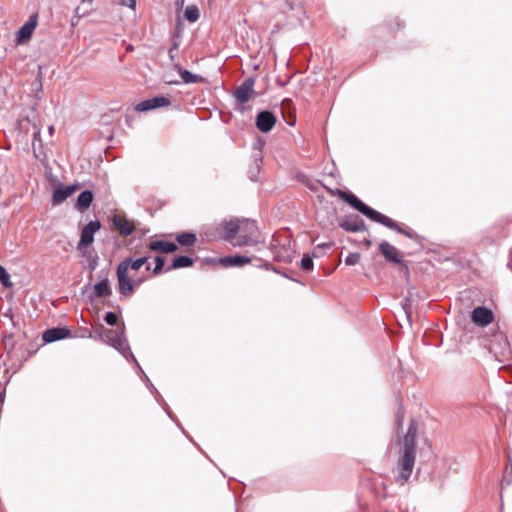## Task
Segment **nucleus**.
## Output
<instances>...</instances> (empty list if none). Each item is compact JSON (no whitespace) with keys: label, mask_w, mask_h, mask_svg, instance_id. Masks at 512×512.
Here are the masks:
<instances>
[{"label":"nucleus","mask_w":512,"mask_h":512,"mask_svg":"<svg viewBox=\"0 0 512 512\" xmlns=\"http://www.w3.org/2000/svg\"><path fill=\"white\" fill-rule=\"evenodd\" d=\"M504 474H509L510 476L512 475V461L510 456H508V463L505 467Z\"/></svg>","instance_id":"c03bdc74"},{"label":"nucleus","mask_w":512,"mask_h":512,"mask_svg":"<svg viewBox=\"0 0 512 512\" xmlns=\"http://www.w3.org/2000/svg\"><path fill=\"white\" fill-rule=\"evenodd\" d=\"M288 82H289V80H286V81H284V80H281V81L277 80L276 81L277 85L280 86V87L286 86L288 84Z\"/></svg>","instance_id":"3c124183"},{"label":"nucleus","mask_w":512,"mask_h":512,"mask_svg":"<svg viewBox=\"0 0 512 512\" xmlns=\"http://www.w3.org/2000/svg\"><path fill=\"white\" fill-rule=\"evenodd\" d=\"M281 111L286 124L289 126H294L296 123V115L292 110L291 99L286 98L281 102Z\"/></svg>","instance_id":"5701e85b"},{"label":"nucleus","mask_w":512,"mask_h":512,"mask_svg":"<svg viewBox=\"0 0 512 512\" xmlns=\"http://www.w3.org/2000/svg\"><path fill=\"white\" fill-rule=\"evenodd\" d=\"M167 83H168V84H179V82H178V81H168Z\"/></svg>","instance_id":"680f3d73"},{"label":"nucleus","mask_w":512,"mask_h":512,"mask_svg":"<svg viewBox=\"0 0 512 512\" xmlns=\"http://www.w3.org/2000/svg\"><path fill=\"white\" fill-rule=\"evenodd\" d=\"M116 276L120 295H131L134 292L135 286H137V282L129 278L126 264L123 266L117 265Z\"/></svg>","instance_id":"20e7f679"},{"label":"nucleus","mask_w":512,"mask_h":512,"mask_svg":"<svg viewBox=\"0 0 512 512\" xmlns=\"http://www.w3.org/2000/svg\"><path fill=\"white\" fill-rule=\"evenodd\" d=\"M251 262V258L245 255H228L221 257L219 263L224 267H242Z\"/></svg>","instance_id":"f3484780"},{"label":"nucleus","mask_w":512,"mask_h":512,"mask_svg":"<svg viewBox=\"0 0 512 512\" xmlns=\"http://www.w3.org/2000/svg\"><path fill=\"white\" fill-rule=\"evenodd\" d=\"M334 246V242L320 243L316 245V250L330 249Z\"/></svg>","instance_id":"37998d69"},{"label":"nucleus","mask_w":512,"mask_h":512,"mask_svg":"<svg viewBox=\"0 0 512 512\" xmlns=\"http://www.w3.org/2000/svg\"><path fill=\"white\" fill-rule=\"evenodd\" d=\"M325 252L323 250H316V247L314 248L312 254H310L311 256H313V258H320L322 256H324Z\"/></svg>","instance_id":"49530a36"},{"label":"nucleus","mask_w":512,"mask_h":512,"mask_svg":"<svg viewBox=\"0 0 512 512\" xmlns=\"http://www.w3.org/2000/svg\"><path fill=\"white\" fill-rule=\"evenodd\" d=\"M194 264L193 258L187 255H178L173 258L171 264L167 267V271H172L181 268H188Z\"/></svg>","instance_id":"b1692460"},{"label":"nucleus","mask_w":512,"mask_h":512,"mask_svg":"<svg viewBox=\"0 0 512 512\" xmlns=\"http://www.w3.org/2000/svg\"><path fill=\"white\" fill-rule=\"evenodd\" d=\"M199 9L195 5L187 6L184 12V17L190 23H194L199 19Z\"/></svg>","instance_id":"c756f323"},{"label":"nucleus","mask_w":512,"mask_h":512,"mask_svg":"<svg viewBox=\"0 0 512 512\" xmlns=\"http://www.w3.org/2000/svg\"><path fill=\"white\" fill-rule=\"evenodd\" d=\"M5 400V391H0V404L3 405Z\"/></svg>","instance_id":"603ef678"},{"label":"nucleus","mask_w":512,"mask_h":512,"mask_svg":"<svg viewBox=\"0 0 512 512\" xmlns=\"http://www.w3.org/2000/svg\"><path fill=\"white\" fill-rule=\"evenodd\" d=\"M185 0H176L175 5L178 9L182 8L184 5Z\"/></svg>","instance_id":"09e8293b"},{"label":"nucleus","mask_w":512,"mask_h":512,"mask_svg":"<svg viewBox=\"0 0 512 512\" xmlns=\"http://www.w3.org/2000/svg\"><path fill=\"white\" fill-rule=\"evenodd\" d=\"M104 321L106 322L107 325L114 326L117 324L118 316L116 313L108 311L104 316Z\"/></svg>","instance_id":"e433bc0d"},{"label":"nucleus","mask_w":512,"mask_h":512,"mask_svg":"<svg viewBox=\"0 0 512 512\" xmlns=\"http://www.w3.org/2000/svg\"><path fill=\"white\" fill-rule=\"evenodd\" d=\"M174 69L179 73L182 81L185 84H196L205 82V78L202 75L194 74L189 70L183 69L178 63L174 64Z\"/></svg>","instance_id":"6ab92c4d"},{"label":"nucleus","mask_w":512,"mask_h":512,"mask_svg":"<svg viewBox=\"0 0 512 512\" xmlns=\"http://www.w3.org/2000/svg\"><path fill=\"white\" fill-rule=\"evenodd\" d=\"M148 389L150 390V392L155 396V399L157 400V402L163 407V409L166 411L168 417L173 420L177 427L180 428V430L182 431V433L184 435H186L190 440L191 438L188 436V434L186 433L185 429L183 428V426L181 425V423L175 418V415L169 410V407H168V404L165 402V400L162 398V396L159 394V392L157 391V389L155 388V386L153 385L152 382L150 383H147L146 384Z\"/></svg>","instance_id":"2eb2a0df"},{"label":"nucleus","mask_w":512,"mask_h":512,"mask_svg":"<svg viewBox=\"0 0 512 512\" xmlns=\"http://www.w3.org/2000/svg\"><path fill=\"white\" fill-rule=\"evenodd\" d=\"M254 162H255V167L250 169L249 177L252 181H257L256 174L259 173V171H260V167H261V163H262V155L261 154L255 155Z\"/></svg>","instance_id":"7c9ffc66"},{"label":"nucleus","mask_w":512,"mask_h":512,"mask_svg":"<svg viewBox=\"0 0 512 512\" xmlns=\"http://www.w3.org/2000/svg\"><path fill=\"white\" fill-rule=\"evenodd\" d=\"M113 224L124 236L131 235L135 229V225L132 221L125 217H120L117 215L114 216L113 218Z\"/></svg>","instance_id":"412c9836"},{"label":"nucleus","mask_w":512,"mask_h":512,"mask_svg":"<svg viewBox=\"0 0 512 512\" xmlns=\"http://www.w3.org/2000/svg\"><path fill=\"white\" fill-rule=\"evenodd\" d=\"M255 78L248 77L246 78L233 92V96L235 100L243 105L247 103L251 97L255 94L254 90Z\"/></svg>","instance_id":"39448f33"},{"label":"nucleus","mask_w":512,"mask_h":512,"mask_svg":"<svg viewBox=\"0 0 512 512\" xmlns=\"http://www.w3.org/2000/svg\"><path fill=\"white\" fill-rule=\"evenodd\" d=\"M396 25H397L398 29H401L404 26L403 22L401 20H399L398 18L396 19Z\"/></svg>","instance_id":"5fc2aeb1"},{"label":"nucleus","mask_w":512,"mask_h":512,"mask_svg":"<svg viewBox=\"0 0 512 512\" xmlns=\"http://www.w3.org/2000/svg\"><path fill=\"white\" fill-rule=\"evenodd\" d=\"M38 23V14H32L28 21L20 27V29L16 33V44L21 45L27 43L37 26Z\"/></svg>","instance_id":"0eeeda50"},{"label":"nucleus","mask_w":512,"mask_h":512,"mask_svg":"<svg viewBox=\"0 0 512 512\" xmlns=\"http://www.w3.org/2000/svg\"><path fill=\"white\" fill-rule=\"evenodd\" d=\"M403 420H404V408H403L402 403L399 402L397 411H396V419H395V425H396L397 429H399L402 426Z\"/></svg>","instance_id":"f704fd0d"},{"label":"nucleus","mask_w":512,"mask_h":512,"mask_svg":"<svg viewBox=\"0 0 512 512\" xmlns=\"http://www.w3.org/2000/svg\"><path fill=\"white\" fill-rule=\"evenodd\" d=\"M176 241L181 246L191 247L196 243L197 236L194 232L185 231L176 235Z\"/></svg>","instance_id":"c85d7f7f"},{"label":"nucleus","mask_w":512,"mask_h":512,"mask_svg":"<svg viewBox=\"0 0 512 512\" xmlns=\"http://www.w3.org/2000/svg\"><path fill=\"white\" fill-rule=\"evenodd\" d=\"M213 0H208V3L211 4Z\"/></svg>","instance_id":"0e129e2a"},{"label":"nucleus","mask_w":512,"mask_h":512,"mask_svg":"<svg viewBox=\"0 0 512 512\" xmlns=\"http://www.w3.org/2000/svg\"><path fill=\"white\" fill-rule=\"evenodd\" d=\"M418 302V295L413 290H409L408 296L405 298L404 302L402 303V308L408 318H410L412 314L413 308L417 305Z\"/></svg>","instance_id":"bb28decb"},{"label":"nucleus","mask_w":512,"mask_h":512,"mask_svg":"<svg viewBox=\"0 0 512 512\" xmlns=\"http://www.w3.org/2000/svg\"><path fill=\"white\" fill-rule=\"evenodd\" d=\"M0 283L5 288H9L12 286V282L10 280V275L7 272L6 268L3 267L1 264H0Z\"/></svg>","instance_id":"473e14b6"},{"label":"nucleus","mask_w":512,"mask_h":512,"mask_svg":"<svg viewBox=\"0 0 512 512\" xmlns=\"http://www.w3.org/2000/svg\"><path fill=\"white\" fill-rule=\"evenodd\" d=\"M94 199V194L91 190H84L78 196L75 203V208L83 213L85 212L92 204Z\"/></svg>","instance_id":"aec40b11"},{"label":"nucleus","mask_w":512,"mask_h":512,"mask_svg":"<svg viewBox=\"0 0 512 512\" xmlns=\"http://www.w3.org/2000/svg\"><path fill=\"white\" fill-rule=\"evenodd\" d=\"M165 258L163 256H156L154 258L155 266L152 269V273L154 275H159L162 273L164 265H165Z\"/></svg>","instance_id":"72a5a7b5"},{"label":"nucleus","mask_w":512,"mask_h":512,"mask_svg":"<svg viewBox=\"0 0 512 512\" xmlns=\"http://www.w3.org/2000/svg\"><path fill=\"white\" fill-rule=\"evenodd\" d=\"M92 4H93V0H82L81 1V3L76 7V9L74 11L75 14L71 21L72 26H75L81 18L90 14V12L92 10Z\"/></svg>","instance_id":"4be33fe9"},{"label":"nucleus","mask_w":512,"mask_h":512,"mask_svg":"<svg viewBox=\"0 0 512 512\" xmlns=\"http://www.w3.org/2000/svg\"><path fill=\"white\" fill-rule=\"evenodd\" d=\"M79 188V184L63 185L59 184L55 187L52 195V202L54 205L63 203L68 197L76 192Z\"/></svg>","instance_id":"f8f14e48"},{"label":"nucleus","mask_w":512,"mask_h":512,"mask_svg":"<svg viewBox=\"0 0 512 512\" xmlns=\"http://www.w3.org/2000/svg\"><path fill=\"white\" fill-rule=\"evenodd\" d=\"M259 243V240L256 236L251 234H240L236 237L232 244L235 247H243V246H255Z\"/></svg>","instance_id":"a878e982"},{"label":"nucleus","mask_w":512,"mask_h":512,"mask_svg":"<svg viewBox=\"0 0 512 512\" xmlns=\"http://www.w3.org/2000/svg\"><path fill=\"white\" fill-rule=\"evenodd\" d=\"M277 122L276 115L270 110H262L257 113L255 125L262 133L270 132Z\"/></svg>","instance_id":"6e6552de"},{"label":"nucleus","mask_w":512,"mask_h":512,"mask_svg":"<svg viewBox=\"0 0 512 512\" xmlns=\"http://www.w3.org/2000/svg\"><path fill=\"white\" fill-rule=\"evenodd\" d=\"M98 266V256H94L88 259V268L94 271Z\"/></svg>","instance_id":"58836bf2"},{"label":"nucleus","mask_w":512,"mask_h":512,"mask_svg":"<svg viewBox=\"0 0 512 512\" xmlns=\"http://www.w3.org/2000/svg\"><path fill=\"white\" fill-rule=\"evenodd\" d=\"M136 282H137V285H138L139 283H141V282H142V279H139V280H137Z\"/></svg>","instance_id":"e2e57ef3"},{"label":"nucleus","mask_w":512,"mask_h":512,"mask_svg":"<svg viewBox=\"0 0 512 512\" xmlns=\"http://www.w3.org/2000/svg\"><path fill=\"white\" fill-rule=\"evenodd\" d=\"M168 54H169V58H170V60H171L172 62H174V60H175L174 50L170 48V49H169V51H168Z\"/></svg>","instance_id":"8fccbe9b"},{"label":"nucleus","mask_w":512,"mask_h":512,"mask_svg":"<svg viewBox=\"0 0 512 512\" xmlns=\"http://www.w3.org/2000/svg\"><path fill=\"white\" fill-rule=\"evenodd\" d=\"M119 3L132 9L136 6V0H119Z\"/></svg>","instance_id":"79ce46f5"},{"label":"nucleus","mask_w":512,"mask_h":512,"mask_svg":"<svg viewBox=\"0 0 512 512\" xmlns=\"http://www.w3.org/2000/svg\"><path fill=\"white\" fill-rule=\"evenodd\" d=\"M179 38H180V31H177L175 37H173L171 49L177 50L179 48V45H180Z\"/></svg>","instance_id":"a19ab883"},{"label":"nucleus","mask_w":512,"mask_h":512,"mask_svg":"<svg viewBox=\"0 0 512 512\" xmlns=\"http://www.w3.org/2000/svg\"><path fill=\"white\" fill-rule=\"evenodd\" d=\"M493 319L494 314L492 310L486 306H477L471 312L472 322L479 327H485L489 325Z\"/></svg>","instance_id":"9b49d317"},{"label":"nucleus","mask_w":512,"mask_h":512,"mask_svg":"<svg viewBox=\"0 0 512 512\" xmlns=\"http://www.w3.org/2000/svg\"><path fill=\"white\" fill-rule=\"evenodd\" d=\"M240 230V227L237 222L235 221H229L224 223L222 227V236L226 241L233 242V240L236 238L238 232Z\"/></svg>","instance_id":"393cba45"},{"label":"nucleus","mask_w":512,"mask_h":512,"mask_svg":"<svg viewBox=\"0 0 512 512\" xmlns=\"http://www.w3.org/2000/svg\"><path fill=\"white\" fill-rule=\"evenodd\" d=\"M137 369L139 370V373L141 374V377H142V380L147 384V383H150V379L149 377L145 374V372L143 371V369L141 368L140 364L138 363V361L136 360V362H134Z\"/></svg>","instance_id":"ea45409f"},{"label":"nucleus","mask_w":512,"mask_h":512,"mask_svg":"<svg viewBox=\"0 0 512 512\" xmlns=\"http://www.w3.org/2000/svg\"><path fill=\"white\" fill-rule=\"evenodd\" d=\"M378 249L386 261L393 264H400L402 262V258L400 257L398 250L388 241L383 240L380 242Z\"/></svg>","instance_id":"4468645a"},{"label":"nucleus","mask_w":512,"mask_h":512,"mask_svg":"<svg viewBox=\"0 0 512 512\" xmlns=\"http://www.w3.org/2000/svg\"><path fill=\"white\" fill-rule=\"evenodd\" d=\"M71 331L67 327H52L45 330L42 334V340L45 343H53L59 340L69 338Z\"/></svg>","instance_id":"ddd939ff"},{"label":"nucleus","mask_w":512,"mask_h":512,"mask_svg":"<svg viewBox=\"0 0 512 512\" xmlns=\"http://www.w3.org/2000/svg\"><path fill=\"white\" fill-rule=\"evenodd\" d=\"M332 195H337L340 199L345 201L348 205H350L353 209L357 210L359 213L367 217L373 222L381 224L391 230L396 231L399 234H403L409 239H414L416 233L412 229H405L400 226L399 223L391 219L390 217L382 214L381 212L375 210L370 207L366 203H364L360 198H358L352 192H345L341 189H336L331 191Z\"/></svg>","instance_id":"f257e3e1"},{"label":"nucleus","mask_w":512,"mask_h":512,"mask_svg":"<svg viewBox=\"0 0 512 512\" xmlns=\"http://www.w3.org/2000/svg\"><path fill=\"white\" fill-rule=\"evenodd\" d=\"M112 294V289L109 279L105 276L98 283L93 285L92 294L89 296L90 300L94 298L108 297Z\"/></svg>","instance_id":"dca6fc26"},{"label":"nucleus","mask_w":512,"mask_h":512,"mask_svg":"<svg viewBox=\"0 0 512 512\" xmlns=\"http://www.w3.org/2000/svg\"><path fill=\"white\" fill-rule=\"evenodd\" d=\"M54 131H55L54 126H49V127H48V132H49V134H50L51 136L53 135Z\"/></svg>","instance_id":"4d7b16f0"},{"label":"nucleus","mask_w":512,"mask_h":512,"mask_svg":"<svg viewBox=\"0 0 512 512\" xmlns=\"http://www.w3.org/2000/svg\"><path fill=\"white\" fill-rule=\"evenodd\" d=\"M145 270L146 271H150L151 270V265L150 264H147L146 267H145Z\"/></svg>","instance_id":"052dcab7"},{"label":"nucleus","mask_w":512,"mask_h":512,"mask_svg":"<svg viewBox=\"0 0 512 512\" xmlns=\"http://www.w3.org/2000/svg\"><path fill=\"white\" fill-rule=\"evenodd\" d=\"M101 223L98 220L89 221L82 229L78 249L90 246L94 242V234L100 230Z\"/></svg>","instance_id":"1a4fd4ad"},{"label":"nucleus","mask_w":512,"mask_h":512,"mask_svg":"<svg viewBox=\"0 0 512 512\" xmlns=\"http://www.w3.org/2000/svg\"><path fill=\"white\" fill-rule=\"evenodd\" d=\"M148 260L149 256L139 257L135 260H133L132 257H126L125 259L119 262V265L123 266L126 264L127 270L131 268L134 271H138L143 265L147 263Z\"/></svg>","instance_id":"cd10ccee"},{"label":"nucleus","mask_w":512,"mask_h":512,"mask_svg":"<svg viewBox=\"0 0 512 512\" xmlns=\"http://www.w3.org/2000/svg\"><path fill=\"white\" fill-rule=\"evenodd\" d=\"M89 338L100 340L115 348L127 361L136 362V358L131 351L125 335V326L113 329H100L95 334L89 332Z\"/></svg>","instance_id":"7ed1b4c3"},{"label":"nucleus","mask_w":512,"mask_h":512,"mask_svg":"<svg viewBox=\"0 0 512 512\" xmlns=\"http://www.w3.org/2000/svg\"><path fill=\"white\" fill-rule=\"evenodd\" d=\"M360 254L357 252L349 253L345 258V264L348 266L356 265L360 260Z\"/></svg>","instance_id":"c9c22d12"},{"label":"nucleus","mask_w":512,"mask_h":512,"mask_svg":"<svg viewBox=\"0 0 512 512\" xmlns=\"http://www.w3.org/2000/svg\"><path fill=\"white\" fill-rule=\"evenodd\" d=\"M505 370H507L510 373L511 379L507 380V382H512V366L503 367Z\"/></svg>","instance_id":"864d4df0"},{"label":"nucleus","mask_w":512,"mask_h":512,"mask_svg":"<svg viewBox=\"0 0 512 512\" xmlns=\"http://www.w3.org/2000/svg\"><path fill=\"white\" fill-rule=\"evenodd\" d=\"M171 104L169 97L158 95L139 102L135 106L137 112H148L157 108L166 107Z\"/></svg>","instance_id":"9d476101"},{"label":"nucleus","mask_w":512,"mask_h":512,"mask_svg":"<svg viewBox=\"0 0 512 512\" xmlns=\"http://www.w3.org/2000/svg\"><path fill=\"white\" fill-rule=\"evenodd\" d=\"M338 225L341 229L352 233H358L367 230L364 220L357 214H350L348 216L341 217Z\"/></svg>","instance_id":"423d86ee"},{"label":"nucleus","mask_w":512,"mask_h":512,"mask_svg":"<svg viewBox=\"0 0 512 512\" xmlns=\"http://www.w3.org/2000/svg\"><path fill=\"white\" fill-rule=\"evenodd\" d=\"M416 424L412 421L401 442L397 468L399 473L395 476L398 484L404 485L410 478L416 459Z\"/></svg>","instance_id":"f03ea898"},{"label":"nucleus","mask_w":512,"mask_h":512,"mask_svg":"<svg viewBox=\"0 0 512 512\" xmlns=\"http://www.w3.org/2000/svg\"><path fill=\"white\" fill-rule=\"evenodd\" d=\"M300 267L304 271H311L314 267L313 256L308 253L304 254L300 261Z\"/></svg>","instance_id":"2f4dec72"},{"label":"nucleus","mask_w":512,"mask_h":512,"mask_svg":"<svg viewBox=\"0 0 512 512\" xmlns=\"http://www.w3.org/2000/svg\"><path fill=\"white\" fill-rule=\"evenodd\" d=\"M364 243H365V245H366V246H369V245L371 244V241H370L369 239H366V240L364 241Z\"/></svg>","instance_id":"bf43d9fd"},{"label":"nucleus","mask_w":512,"mask_h":512,"mask_svg":"<svg viewBox=\"0 0 512 512\" xmlns=\"http://www.w3.org/2000/svg\"><path fill=\"white\" fill-rule=\"evenodd\" d=\"M510 485L512 483V477L509 474H504L501 484Z\"/></svg>","instance_id":"de8ad7c7"},{"label":"nucleus","mask_w":512,"mask_h":512,"mask_svg":"<svg viewBox=\"0 0 512 512\" xmlns=\"http://www.w3.org/2000/svg\"><path fill=\"white\" fill-rule=\"evenodd\" d=\"M278 245H281L285 249V251H288L290 249L289 239H286L284 243H281V240L277 239L276 237H273L271 241L272 248L275 249Z\"/></svg>","instance_id":"4c0bfd02"},{"label":"nucleus","mask_w":512,"mask_h":512,"mask_svg":"<svg viewBox=\"0 0 512 512\" xmlns=\"http://www.w3.org/2000/svg\"><path fill=\"white\" fill-rule=\"evenodd\" d=\"M37 86H38V90H41V89H42L41 77H39V80H38Z\"/></svg>","instance_id":"13d9d810"},{"label":"nucleus","mask_w":512,"mask_h":512,"mask_svg":"<svg viewBox=\"0 0 512 512\" xmlns=\"http://www.w3.org/2000/svg\"><path fill=\"white\" fill-rule=\"evenodd\" d=\"M264 144H265V142L259 138V139H257V141H256V142H254V144H253V148H254L255 150H259V151H261V149H262V147L264 146Z\"/></svg>","instance_id":"a18cd8bd"},{"label":"nucleus","mask_w":512,"mask_h":512,"mask_svg":"<svg viewBox=\"0 0 512 512\" xmlns=\"http://www.w3.org/2000/svg\"><path fill=\"white\" fill-rule=\"evenodd\" d=\"M151 251L160 252L163 254L173 253L178 250V245L171 241L154 240L148 244Z\"/></svg>","instance_id":"a211bd4d"},{"label":"nucleus","mask_w":512,"mask_h":512,"mask_svg":"<svg viewBox=\"0 0 512 512\" xmlns=\"http://www.w3.org/2000/svg\"><path fill=\"white\" fill-rule=\"evenodd\" d=\"M39 137H40V132L39 131L34 132L33 140L36 141L37 139H39L41 141V139Z\"/></svg>","instance_id":"6e6d98bb"}]
</instances>
